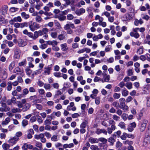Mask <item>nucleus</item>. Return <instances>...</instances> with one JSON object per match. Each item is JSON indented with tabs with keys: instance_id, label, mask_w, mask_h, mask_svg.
I'll return each mask as SVG.
<instances>
[{
	"instance_id": "obj_25",
	"label": "nucleus",
	"mask_w": 150,
	"mask_h": 150,
	"mask_svg": "<svg viewBox=\"0 0 150 150\" xmlns=\"http://www.w3.org/2000/svg\"><path fill=\"white\" fill-rule=\"evenodd\" d=\"M89 141L92 143H97L98 142V140L97 139L92 137H90L89 139Z\"/></svg>"
},
{
	"instance_id": "obj_22",
	"label": "nucleus",
	"mask_w": 150,
	"mask_h": 150,
	"mask_svg": "<svg viewBox=\"0 0 150 150\" xmlns=\"http://www.w3.org/2000/svg\"><path fill=\"white\" fill-rule=\"evenodd\" d=\"M6 69L5 68L2 69L1 71V73L3 74V76L2 78L4 79H5L7 78V74L6 72Z\"/></svg>"
},
{
	"instance_id": "obj_10",
	"label": "nucleus",
	"mask_w": 150,
	"mask_h": 150,
	"mask_svg": "<svg viewBox=\"0 0 150 150\" xmlns=\"http://www.w3.org/2000/svg\"><path fill=\"white\" fill-rule=\"evenodd\" d=\"M96 133L98 135L102 133L105 135H107V130L104 129H97L96 131Z\"/></svg>"
},
{
	"instance_id": "obj_8",
	"label": "nucleus",
	"mask_w": 150,
	"mask_h": 150,
	"mask_svg": "<svg viewBox=\"0 0 150 150\" xmlns=\"http://www.w3.org/2000/svg\"><path fill=\"white\" fill-rule=\"evenodd\" d=\"M150 143V137L149 135H147L144 138L143 145L144 146H146Z\"/></svg>"
},
{
	"instance_id": "obj_47",
	"label": "nucleus",
	"mask_w": 150,
	"mask_h": 150,
	"mask_svg": "<svg viewBox=\"0 0 150 150\" xmlns=\"http://www.w3.org/2000/svg\"><path fill=\"white\" fill-rule=\"evenodd\" d=\"M113 96L114 99H118L120 97V93H115L114 94Z\"/></svg>"
},
{
	"instance_id": "obj_9",
	"label": "nucleus",
	"mask_w": 150,
	"mask_h": 150,
	"mask_svg": "<svg viewBox=\"0 0 150 150\" xmlns=\"http://www.w3.org/2000/svg\"><path fill=\"white\" fill-rule=\"evenodd\" d=\"M44 71L42 74L43 75H49L52 70V67L50 66L44 68Z\"/></svg>"
},
{
	"instance_id": "obj_3",
	"label": "nucleus",
	"mask_w": 150,
	"mask_h": 150,
	"mask_svg": "<svg viewBox=\"0 0 150 150\" xmlns=\"http://www.w3.org/2000/svg\"><path fill=\"white\" fill-rule=\"evenodd\" d=\"M148 123V120H144L142 122H140L139 124V129L141 132L144 131L146 124Z\"/></svg>"
},
{
	"instance_id": "obj_60",
	"label": "nucleus",
	"mask_w": 150,
	"mask_h": 150,
	"mask_svg": "<svg viewBox=\"0 0 150 150\" xmlns=\"http://www.w3.org/2000/svg\"><path fill=\"white\" fill-rule=\"evenodd\" d=\"M91 148L93 150H99V149L98 146L96 145H91Z\"/></svg>"
},
{
	"instance_id": "obj_38",
	"label": "nucleus",
	"mask_w": 150,
	"mask_h": 150,
	"mask_svg": "<svg viewBox=\"0 0 150 150\" xmlns=\"http://www.w3.org/2000/svg\"><path fill=\"white\" fill-rule=\"evenodd\" d=\"M25 71L27 75L29 76L31 74L32 72V71L29 68H26L25 69Z\"/></svg>"
},
{
	"instance_id": "obj_5",
	"label": "nucleus",
	"mask_w": 150,
	"mask_h": 150,
	"mask_svg": "<svg viewBox=\"0 0 150 150\" xmlns=\"http://www.w3.org/2000/svg\"><path fill=\"white\" fill-rule=\"evenodd\" d=\"M14 58L17 59H19L21 53V51L20 50L19 48L17 47H16L14 50Z\"/></svg>"
},
{
	"instance_id": "obj_32",
	"label": "nucleus",
	"mask_w": 150,
	"mask_h": 150,
	"mask_svg": "<svg viewBox=\"0 0 150 150\" xmlns=\"http://www.w3.org/2000/svg\"><path fill=\"white\" fill-rule=\"evenodd\" d=\"M118 126L121 128L125 129H126V124L123 122H120L118 124Z\"/></svg>"
},
{
	"instance_id": "obj_56",
	"label": "nucleus",
	"mask_w": 150,
	"mask_h": 150,
	"mask_svg": "<svg viewBox=\"0 0 150 150\" xmlns=\"http://www.w3.org/2000/svg\"><path fill=\"white\" fill-rule=\"evenodd\" d=\"M22 135V133L21 132H16V136H15V137H17L19 139V137L21 136Z\"/></svg>"
},
{
	"instance_id": "obj_59",
	"label": "nucleus",
	"mask_w": 150,
	"mask_h": 150,
	"mask_svg": "<svg viewBox=\"0 0 150 150\" xmlns=\"http://www.w3.org/2000/svg\"><path fill=\"white\" fill-rule=\"evenodd\" d=\"M37 120L38 122L40 124L42 123L43 122V120H42V119L40 116H38L37 117Z\"/></svg>"
},
{
	"instance_id": "obj_20",
	"label": "nucleus",
	"mask_w": 150,
	"mask_h": 150,
	"mask_svg": "<svg viewBox=\"0 0 150 150\" xmlns=\"http://www.w3.org/2000/svg\"><path fill=\"white\" fill-rule=\"evenodd\" d=\"M130 35L131 37H133L135 38H138L140 36L137 33H134L133 32H131Z\"/></svg>"
},
{
	"instance_id": "obj_29",
	"label": "nucleus",
	"mask_w": 150,
	"mask_h": 150,
	"mask_svg": "<svg viewBox=\"0 0 150 150\" xmlns=\"http://www.w3.org/2000/svg\"><path fill=\"white\" fill-rule=\"evenodd\" d=\"M144 52L143 47V46L140 47L137 50V53L139 54H141Z\"/></svg>"
},
{
	"instance_id": "obj_15",
	"label": "nucleus",
	"mask_w": 150,
	"mask_h": 150,
	"mask_svg": "<svg viewBox=\"0 0 150 150\" xmlns=\"http://www.w3.org/2000/svg\"><path fill=\"white\" fill-rule=\"evenodd\" d=\"M21 15L22 18L25 20H27L30 18L29 15L24 12H21Z\"/></svg>"
},
{
	"instance_id": "obj_52",
	"label": "nucleus",
	"mask_w": 150,
	"mask_h": 150,
	"mask_svg": "<svg viewBox=\"0 0 150 150\" xmlns=\"http://www.w3.org/2000/svg\"><path fill=\"white\" fill-rule=\"evenodd\" d=\"M87 122L86 121L82 122L80 125V127L81 128H85L86 127V125Z\"/></svg>"
},
{
	"instance_id": "obj_48",
	"label": "nucleus",
	"mask_w": 150,
	"mask_h": 150,
	"mask_svg": "<svg viewBox=\"0 0 150 150\" xmlns=\"http://www.w3.org/2000/svg\"><path fill=\"white\" fill-rule=\"evenodd\" d=\"M112 105L115 107L117 109H118L119 107V103L117 101L113 102L112 104Z\"/></svg>"
},
{
	"instance_id": "obj_18",
	"label": "nucleus",
	"mask_w": 150,
	"mask_h": 150,
	"mask_svg": "<svg viewBox=\"0 0 150 150\" xmlns=\"http://www.w3.org/2000/svg\"><path fill=\"white\" fill-rule=\"evenodd\" d=\"M61 49L62 51H66L68 49L66 43L62 44L60 45Z\"/></svg>"
},
{
	"instance_id": "obj_13",
	"label": "nucleus",
	"mask_w": 150,
	"mask_h": 150,
	"mask_svg": "<svg viewBox=\"0 0 150 150\" xmlns=\"http://www.w3.org/2000/svg\"><path fill=\"white\" fill-rule=\"evenodd\" d=\"M18 140V138L14 137H11L9 139L8 142L9 143L13 145L16 144Z\"/></svg>"
},
{
	"instance_id": "obj_26",
	"label": "nucleus",
	"mask_w": 150,
	"mask_h": 150,
	"mask_svg": "<svg viewBox=\"0 0 150 150\" xmlns=\"http://www.w3.org/2000/svg\"><path fill=\"white\" fill-rule=\"evenodd\" d=\"M10 121V119L9 117L6 118L4 121H2V125H7Z\"/></svg>"
},
{
	"instance_id": "obj_45",
	"label": "nucleus",
	"mask_w": 150,
	"mask_h": 150,
	"mask_svg": "<svg viewBox=\"0 0 150 150\" xmlns=\"http://www.w3.org/2000/svg\"><path fill=\"white\" fill-rule=\"evenodd\" d=\"M54 6H59L61 5V4L60 2L58 0H55L54 2Z\"/></svg>"
},
{
	"instance_id": "obj_35",
	"label": "nucleus",
	"mask_w": 150,
	"mask_h": 150,
	"mask_svg": "<svg viewBox=\"0 0 150 150\" xmlns=\"http://www.w3.org/2000/svg\"><path fill=\"white\" fill-rule=\"evenodd\" d=\"M12 88V83L11 81H9L7 83V90L10 91L11 90Z\"/></svg>"
},
{
	"instance_id": "obj_14",
	"label": "nucleus",
	"mask_w": 150,
	"mask_h": 150,
	"mask_svg": "<svg viewBox=\"0 0 150 150\" xmlns=\"http://www.w3.org/2000/svg\"><path fill=\"white\" fill-rule=\"evenodd\" d=\"M18 45L20 47H24L27 44L26 42L21 39H19L18 40Z\"/></svg>"
},
{
	"instance_id": "obj_27",
	"label": "nucleus",
	"mask_w": 150,
	"mask_h": 150,
	"mask_svg": "<svg viewBox=\"0 0 150 150\" xmlns=\"http://www.w3.org/2000/svg\"><path fill=\"white\" fill-rule=\"evenodd\" d=\"M124 18V21H126L128 20H130L131 18L130 14L128 13H126L124 15V16L122 17Z\"/></svg>"
},
{
	"instance_id": "obj_36",
	"label": "nucleus",
	"mask_w": 150,
	"mask_h": 150,
	"mask_svg": "<svg viewBox=\"0 0 150 150\" xmlns=\"http://www.w3.org/2000/svg\"><path fill=\"white\" fill-rule=\"evenodd\" d=\"M123 144L125 145L128 144L129 145H130L133 144V142L132 141L127 140L123 142Z\"/></svg>"
},
{
	"instance_id": "obj_51",
	"label": "nucleus",
	"mask_w": 150,
	"mask_h": 150,
	"mask_svg": "<svg viewBox=\"0 0 150 150\" xmlns=\"http://www.w3.org/2000/svg\"><path fill=\"white\" fill-rule=\"evenodd\" d=\"M112 49L111 46L110 45L107 46L105 49V51L106 52H108Z\"/></svg>"
},
{
	"instance_id": "obj_6",
	"label": "nucleus",
	"mask_w": 150,
	"mask_h": 150,
	"mask_svg": "<svg viewBox=\"0 0 150 150\" xmlns=\"http://www.w3.org/2000/svg\"><path fill=\"white\" fill-rule=\"evenodd\" d=\"M8 7L7 5L2 6L0 8V12L3 15H5L7 13Z\"/></svg>"
},
{
	"instance_id": "obj_4",
	"label": "nucleus",
	"mask_w": 150,
	"mask_h": 150,
	"mask_svg": "<svg viewBox=\"0 0 150 150\" xmlns=\"http://www.w3.org/2000/svg\"><path fill=\"white\" fill-rule=\"evenodd\" d=\"M22 21L21 17L18 16L16 17H14L13 19L9 21V23L11 25H13L15 22H21Z\"/></svg>"
},
{
	"instance_id": "obj_63",
	"label": "nucleus",
	"mask_w": 150,
	"mask_h": 150,
	"mask_svg": "<svg viewBox=\"0 0 150 150\" xmlns=\"http://www.w3.org/2000/svg\"><path fill=\"white\" fill-rule=\"evenodd\" d=\"M113 119L116 121H119L120 119V117L115 115H114L112 117Z\"/></svg>"
},
{
	"instance_id": "obj_46",
	"label": "nucleus",
	"mask_w": 150,
	"mask_h": 150,
	"mask_svg": "<svg viewBox=\"0 0 150 150\" xmlns=\"http://www.w3.org/2000/svg\"><path fill=\"white\" fill-rule=\"evenodd\" d=\"M121 117L124 121H126L127 119L128 115L126 113H123L121 115Z\"/></svg>"
},
{
	"instance_id": "obj_7",
	"label": "nucleus",
	"mask_w": 150,
	"mask_h": 150,
	"mask_svg": "<svg viewBox=\"0 0 150 150\" xmlns=\"http://www.w3.org/2000/svg\"><path fill=\"white\" fill-rule=\"evenodd\" d=\"M67 35L66 32L64 31H62L61 34L57 36V38L59 40H61L65 39Z\"/></svg>"
},
{
	"instance_id": "obj_23",
	"label": "nucleus",
	"mask_w": 150,
	"mask_h": 150,
	"mask_svg": "<svg viewBox=\"0 0 150 150\" xmlns=\"http://www.w3.org/2000/svg\"><path fill=\"white\" fill-rule=\"evenodd\" d=\"M125 86L129 90L132 88V83L131 82H127L125 83Z\"/></svg>"
},
{
	"instance_id": "obj_54",
	"label": "nucleus",
	"mask_w": 150,
	"mask_h": 150,
	"mask_svg": "<svg viewBox=\"0 0 150 150\" xmlns=\"http://www.w3.org/2000/svg\"><path fill=\"white\" fill-rule=\"evenodd\" d=\"M110 76L109 75L104 76L103 78L105 80L104 81H105L106 82H108L110 79Z\"/></svg>"
},
{
	"instance_id": "obj_28",
	"label": "nucleus",
	"mask_w": 150,
	"mask_h": 150,
	"mask_svg": "<svg viewBox=\"0 0 150 150\" xmlns=\"http://www.w3.org/2000/svg\"><path fill=\"white\" fill-rule=\"evenodd\" d=\"M21 111L22 109L18 108H14L11 110V112L13 113L19 112Z\"/></svg>"
},
{
	"instance_id": "obj_49",
	"label": "nucleus",
	"mask_w": 150,
	"mask_h": 150,
	"mask_svg": "<svg viewBox=\"0 0 150 150\" xmlns=\"http://www.w3.org/2000/svg\"><path fill=\"white\" fill-rule=\"evenodd\" d=\"M18 8L12 7L10 8V11L11 12L13 13L18 11Z\"/></svg>"
},
{
	"instance_id": "obj_21",
	"label": "nucleus",
	"mask_w": 150,
	"mask_h": 150,
	"mask_svg": "<svg viewBox=\"0 0 150 150\" xmlns=\"http://www.w3.org/2000/svg\"><path fill=\"white\" fill-rule=\"evenodd\" d=\"M37 3V4L35 6V7L37 10H39L41 8V7L43 6V4L41 2Z\"/></svg>"
},
{
	"instance_id": "obj_11",
	"label": "nucleus",
	"mask_w": 150,
	"mask_h": 150,
	"mask_svg": "<svg viewBox=\"0 0 150 150\" xmlns=\"http://www.w3.org/2000/svg\"><path fill=\"white\" fill-rule=\"evenodd\" d=\"M14 73H16L17 74L22 75L23 74L24 71L23 69L20 68L19 67H16L13 70Z\"/></svg>"
},
{
	"instance_id": "obj_34",
	"label": "nucleus",
	"mask_w": 150,
	"mask_h": 150,
	"mask_svg": "<svg viewBox=\"0 0 150 150\" xmlns=\"http://www.w3.org/2000/svg\"><path fill=\"white\" fill-rule=\"evenodd\" d=\"M15 66V62L14 61H13L9 65V70L11 71L13 69Z\"/></svg>"
},
{
	"instance_id": "obj_44",
	"label": "nucleus",
	"mask_w": 150,
	"mask_h": 150,
	"mask_svg": "<svg viewBox=\"0 0 150 150\" xmlns=\"http://www.w3.org/2000/svg\"><path fill=\"white\" fill-rule=\"evenodd\" d=\"M98 139V141H100L102 142L103 144H105L107 142V139L103 137L100 138Z\"/></svg>"
},
{
	"instance_id": "obj_42",
	"label": "nucleus",
	"mask_w": 150,
	"mask_h": 150,
	"mask_svg": "<svg viewBox=\"0 0 150 150\" xmlns=\"http://www.w3.org/2000/svg\"><path fill=\"white\" fill-rule=\"evenodd\" d=\"M51 36L53 38L55 39L57 37V33L56 32H52L50 34Z\"/></svg>"
},
{
	"instance_id": "obj_55",
	"label": "nucleus",
	"mask_w": 150,
	"mask_h": 150,
	"mask_svg": "<svg viewBox=\"0 0 150 150\" xmlns=\"http://www.w3.org/2000/svg\"><path fill=\"white\" fill-rule=\"evenodd\" d=\"M39 36L37 31H35L34 33V35L33 37V40H35Z\"/></svg>"
},
{
	"instance_id": "obj_2",
	"label": "nucleus",
	"mask_w": 150,
	"mask_h": 150,
	"mask_svg": "<svg viewBox=\"0 0 150 150\" xmlns=\"http://www.w3.org/2000/svg\"><path fill=\"white\" fill-rule=\"evenodd\" d=\"M28 25L30 30L32 31H34L36 29L39 28V25L32 21L28 23Z\"/></svg>"
},
{
	"instance_id": "obj_19",
	"label": "nucleus",
	"mask_w": 150,
	"mask_h": 150,
	"mask_svg": "<svg viewBox=\"0 0 150 150\" xmlns=\"http://www.w3.org/2000/svg\"><path fill=\"white\" fill-rule=\"evenodd\" d=\"M122 94L123 96L126 97L129 94L128 91L125 88L123 89L121 91Z\"/></svg>"
},
{
	"instance_id": "obj_43",
	"label": "nucleus",
	"mask_w": 150,
	"mask_h": 150,
	"mask_svg": "<svg viewBox=\"0 0 150 150\" xmlns=\"http://www.w3.org/2000/svg\"><path fill=\"white\" fill-rule=\"evenodd\" d=\"M44 88L46 90H50L51 88L50 85L49 84L45 83L44 85Z\"/></svg>"
},
{
	"instance_id": "obj_30",
	"label": "nucleus",
	"mask_w": 150,
	"mask_h": 150,
	"mask_svg": "<svg viewBox=\"0 0 150 150\" xmlns=\"http://www.w3.org/2000/svg\"><path fill=\"white\" fill-rule=\"evenodd\" d=\"M2 146L4 150H7L10 147V145L6 143H5L3 144Z\"/></svg>"
},
{
	"instance_id": "obj_37",
	"label": "nucleus",
	"mask_w": 150,
	"mask_h": 150,
	"mask_svg": "<svg viewBox=\"0 0 150 150\" xmlns=\"http://www.w3.org/2000/svg\"><path fill=\"white\" fill-rule=\"evenodd\" d=\"M28 26V23L27 22H24L23 23H20V28H22L25 27H27Z\"/></svg>"
},
{
	"instance_id": "obj_1",
	"label": "nucleus",
	"mask_w": 150,
	"mask_h": 150,
	"mask_svg": "<svg viewBox=\"0 0 150 150\" xmlns=\"http://www.w3.org/2000/svg\"><path fill=\"white\" fill-rule=\"evenodd\" d=\"M119 102L120 105L119 107L120 108L122 109L124 112H125L128 110V107L125 104V100L124 98H121L120 99Z\"/></svg>"
},
{
	"instance_id": "obj_57",
	"label": "nucleus",
	"mask_w": 150,
	"mask_h": 150,
	"mask_svg": "<svg viewBox=\"0 0 150 150\" xmlns=\"http://www.w3.org/2000/svg\"><path fill=\"white\" fill-rule=\"evenodd\" d=\"M61 74L60 72H54L53 73V75L55 76L58 78L62 77Z\"/></svg>"
},
{
	"instance_id": "obj_17",
	"label": "nucleus",
	"mask_w": 150,
	"mask_h": 150,
	"mask_svg": "<svg viewBox=\"0 0 150 150\" xmlns=\"http://www.w3.org/2000/svg\"><path fill=\"white\" fill-rule=\"evenodd\" d=\"M42 31L43 33L45 34V35L43 36V38L45 39H46L48 37L47 33L48 32L49 29L47 28H42Z\"/></svg>"
},
{
	"instance_id": "obj_16",
	"label": "nucleus",
	"mask_w": 150,
	"mask_h": 150,
	"mask_svg": "<svg viewBox=\"0 0 150 150\" xmlns=\"http://www.w3.org/2000/svg\"><path fill=\"white\" fill-rule=\"evenodd\" d=\"M31 105V104L29 103L25 104L22 109L23 111L25 112L27 111L29 109Z\"/></svg>"
},
{
	"instance_id": "obj_50",
	"label": "nucleus",
	"mask_w": 150,
	"mask_h": 150,
	"mask_svg": "<svg viewBox=\"0 0 150 150\" xmlns=\"http://www.w3.org/2000/svg\"><path fill=\"white\" fill-rule=\"evenodd\" d=\"M28 124V121L26 120H23L22 122V125L24 127Z\"/></svg>"
},
{
	"instance_id": "obj_61",
	"label": "nucleus",
	"mask_w": 150,
	"mask_h": 150,
	"mask_svg": "<svg viewBox=\"0 0 150 150\" xmlns=\"http://www.w3.org/2000/svg\"><path fill=\"white\" fill-rule=\"evenodd\" d=\"M52 85L54 88L57 89L59 88V84L56 83H53Z\"/></svg>"
},
{
	"instance_id": "obj_39",
	"label": "nucleus",
	"mask_w": 150,
	"mask_h": 150,
	"mask_svg": "<svg viewBox=\"0 0 150 150\" xmlns=\"http://www.w3.org/2000/svg\"><path fill=\"white\" fill-rule=\"evenodd\" d=\"M27 62L25 59L23 60L22 62L19 63L18 65L19 66H25Z\"/></svg>"
},
{
	"instance_id": "obj_33",
	"label": "nucleus",
	"mask_w": 150,
	"mask_h": 150,
	"mask_svg": "<svg viewBox=\"0 0 150 150\" xmlns=\"http://www.w3.org/2000/svg\"><path fill=\"white\" fill-rule=\"evenodd\" d=\"M54 24L55 26L57 27V29L60 30L62 29V27L58 21H55Z\"/></svg>"
},
{
	"instance_id": "obj_64",
	"label": "nucleus",
	"mask_w": 150,
	"mask_h": 150,
	"mask_svg": "<svg viewBox=\"0 0 150 150\" xmlns=\"http://www.w3.org/2000/svg\"><path fill=\"white\" fill-rule=\"evenodd\" d=\"M6 23L5 21L4 18L2 17H0V24L2 25Z\"/></svg>"
},
{
	"instance_id": "obj_40",
	"label": "nucleus",
	"mask_w": 150,
	"mask_h": 150,
	"mask_svg": "<svg viewBox=\"0 0 150 150\" xmlns=\"http://www.w3.org/2000/svg\"><path fill=\"white\" fill-rule=\"evenodd\" d=\"M44 134H35L34 135V138L36 139H40Z\"/></svg>"
},
{
	"instance_id": "obj_31",
	"label": "nucleus",
	"mask_w": 150,
	"mask_h": 150,
	"mask_svg": "<svg viewBox=\"0 0 150 150\" xmlns=\"http://www.w3.org/2000/svg\"><path fill=\"white\" fill-rule=\"evenodd\" d=\"M35 18L36 21L39 23H40L43 21L42 18L39 15L35 17Z\"/></svg>"
},
{
	"instance_id": "obj_53",
	"label": "nucleus",
	"mask_w": 150,
	"mask_h": 150,
	"mask_svg": "<svg viewBox=\"0 0 150 150\" xmlns=\"http://www.w3.org/2000/svg\"><path fill=\"white\" fill-rule=\"evenodd\" d=\"M120 137L122 139L124 140H125L127 138L126 133H123L122 135L120 136Z\"/></svg>"
},
{
	"instance_id": "obj_24",
	"label": "nucleus",
	"mask_w": 150,
	"mask_h": 150,
	"mask_svg": "<svg viewBox=\"0 0 150 150\" xmlns=\"http://www.w3.org/2000/svg\"><path fill=\"white\" fill-rule=\"evenodd\" d=\"M143 23V21L141 19L138 20L137 19L135 20L134 22V25L136 26H138L139 23L140 24H142Z\"/></svg>"
},
{
	"instance_id": "obj_12",
	"label": "nucleus",
	"mask_w": 150,
	"mask_h": 150,
	"mask_svg": "<svg viewBox=\"0 0 150 150\" xmlns=\"http://www.w3.org/2000/svg\"><path fill=\"white\" fill-rule=\"evenodd\" d=\"M33 146L30 144L24 143L22 146V148L24 150H27L28 149H33Z\"/></svg>"
},
{
	"instance_id": "obj_41",
	"label": "nucleus",
	"mask_w": 150,
	"mask_h": 150,
	"mask_svg": "<svg viewBox=\"0 0 150 150\" xmlns=\"http://www.w3.org/2000/svg\"><path fill=\"white\" fill-rule=\"evenodd\" d=\"M149 89L146 88V86L145 85L144 86L143 89L144 94H147L149 93Z\"/></svg>"
},
{
	"instance_id": "obj_62",
	"label": "nucleus",
	"mask_w": 150,
	"mask_h": 150,
	"mask_svg": "<svg viewBox=\"0 0 150 150\" xmlns=\"http://www.w3.org/2000/svg\"><path fill=\"white\" fill-rule=\"evenodd\" d=\"M51 120L50 119H46L44 122L45 125H50L51 124Z\"/></svg>"
},
{
	"instance_id": "obj_58",
	"label": "nucleus",
	"mask_w": 150,
	"mask_h": 150,
	"mask_svg": "<svg viewBox=\"0 0 150 150\" xmlns=\"http://www.w3.org/2000/svg\"><path fill=\"white\" fill-rule=\"evenodd\" d=\"M35 146L40 149H41L42 148V144L41 142H37L36 143Z\"/></svg>"
}]
</instances>
